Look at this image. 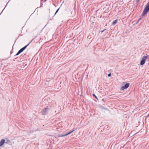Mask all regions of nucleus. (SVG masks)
I'll return each instance as SVG.
<instances>
[{
  "label": "nucleus",
  "mask_w": 149,
  "mask_h": 149,
  "mask_svg": "<svg viewBox=\"0 0 149 149\" xmlns=\"http://www.w3.org/2000/svg\"><path fill=\"white\" fill-rule=\"evenodd\" d=\"M149 12V3H148L146 5L143 13L141 15L142 16H143L146 15Z\"/></svg>",
  "instance_id": "obj_1"
},
{
  "label": "nucleus",
  "mask_w": 149,
  "mask_h": 149,
  "mask_svg": "<svg viewBox=\"0 0 149 149\" xmlns=\"http://www.w3.org/2000/svg\"><path fill=\"white\" fill-rule=\"evenodd\" d=\"M32 40H31L30 42L28 43L27 45L25 46L21 49H20L18 52H17V53L15 55V56H17L21 53L22 52H23L27 47L29 45L30 43L31 42Z\"/></svg>",
  "instance_id": "obj_2"
},
{
  "label": "nucleus",
  "mask_w": 149,
  "mask_h": 149,
  "mask_svg": "<svg viewBox=\"0 0 149 149\" xmlns=\"http://www.w3.org/2000/svg\"><path fill=\"white\" fill-rule=\"evenodd\" d=\"M149 55H148L146 56H144L142 57L141 60L140 62V64L141 65H143L145 63L147 57L149 56Z\"/></svg>",
  "instance_id": "obj_3"
},
{
  "label": "nucleus",
  "mask_w": 149,
  "mask_h": 149,
  "mask_svg": "<svg viewBox=\"0 0 149 149\" xmlns=\"http://www.w3.org/2000/svg\"><path fill=\"white\" fill-rule=\"evenodd\" d=\"M130 84L129 83H126L124 86H122L120 88V90H123L127 89L129 86Z\"/></svg>",
  "instance_id": "obj_4"
},
{
  "label": "nucleus",
  "mask_w": 149,
  "mask_h": 149,
  "mask_svg": "<svg viewBox=\"0 0 149 149\" xmlns=\"http://www.w3.org/2000/svg\"><path fill=\"white\" fill-rule=\"evenodd\" d=\"M48 107H47V108H44L43 110V112L42 113V115H45L47 112V111L48 110Z\"/></svg>",
  "instance_id": "obj_5"
},
{
  "label": "nucleus",
  "mask_w": 149,
  "mask_h": 149,
  "mask_svg": "<svg viewBox=\"0 0 149 149\" xmlns=\"http://www.w3.org/2000/svg\"><path fill=\"white\" fill-rule=\"evenodd\" d=\"M5 140L4 139H2L0 141V147L2 146L4 143L5 142Z\"/></svg>",
  "instance_id": "obj_6"
},
{
  "label": "nucleus",
  "mask_w": 149,
  "mask_h": 149,
  "mask_svg": "<svg viewBox=\"0 0 149 149\" xmlns=\"http://www.w3.org/2000/svg\"><path fill=\"white\" fill-rule=\"evenodd\" d=\"M75 130L74 129L72 130H70L68 133H67V134H66V136H67V135H68L70 134L72 132H73Z\"/></svg>",
  "instance_id": "obj_7"
},
{
  "label": "nucleus",
  "mask_w": 149,
  "mask_h": 149,
  "mask_svg": "<svg viewBox=\"0 0 149 149\" xmlns=\"http://www.w3.org/2000/svg\"><path fill=\"white\" fill-rule=\"evenodd\" d=\"M117 22V20L116 19L112 22V25H115L116 24Z\"/></svg>",
  "instance_id": "obj_8"
},
{
  "label": "nucleus",
  "mask_w": 149,
  "mask_h": 149,
  "mask_svg": "<svg viewBox=\"0 0 149 149\" xmlns=\"http://www.w3.org/2000/svg\"><path fill=\"white\" fill-rule=\"evenodd\" d=\"M66 134H63V135H62V134H59L58 136V137H63V136H66Z\"/></svg>",
  "instance_id": "obj_9"
},
{
  "label": "nucleus",
  "mask_w": 149,
  "mask_h": 149,
  "mask_svg": "<svg viewBox=\"0 0 149 149\" xmlns=\"http://www.w3.org/2000/svg\"><path fill=\"white\" fill-rule=\"evenodd\" d=\"M141 19V18H140L138 20L136 21V22L135 23V24H137V23H138Z\"/></svg>",
  "instance_id": "obj_10"
},
{
  "label": "nucleus",
  "mask_w": 149,
  "mask_h": 149,
  "mask_svg": "<svg viewBox=\"0 0 149 149\" xmlns=\"http://www.w3.org/2000/svg\"><path fill=\"white\" fill-rule=\"evenodd\" d=\"M93 96L96 99L98 100L97 97L96 96V95L95 94H93Z\"/></svg>",
  "instance_id": "obj_11"
},
{
  "label": "nucleus",
  "mask_w": 149,
  "mask_h": 149,
  "mask_svg": "<svg viewBox=\"0 0 149 149\" xmlns=\"http://www.w3.org/2000/svg\"><path fill=\"white\" fill-rule=\"evenodd\" d=\"M59 8L58 9H57V10H56V11L55 13V14L54 15V16L56 15V14L58 12V11L59 10Z\"/></svg>",
  "instance_id": "obj_12"
},
{
  "label": "nucleus",
  "mask_w": 149,
  "mask_h": 149,
  "mask_svg": "<svg viewBox=\"0 0 149 149\" xmlns=\"http://www.w3.org/2000/svg\"><path fill=\"white\" fill-rule=\"evenodd\" d=\"M111 73H110L108 74V76L109 77H110L111 76Z\"/></svg>",
  "instance_id": "obj_13"
},
{
  "label": "nucleus",
  "mask_w": 149,
  "mask_h": 149,
  "mask_svg": "<svg viewBox=\"0 0 149 149\" xmlns=\"http://www.w3.org/2000/svg\"><path fill=\"white\" fill-rule=\"evenodd\" d=\"M140 0H136V3L137 4L139 1Z\"/></svg>",
  "instance_id": "obj_14"
},
{
  "label": "nucleus",
  "mask_w": 149,
  "mask_h": 149,
  "mask_svg": "<svg viewBox=\"0 0 149 149\" xmlns=\"http://www.w3.org/2000/svg\"><path fill=\"white\" fill-rule=\"evenodd\" d=\"M106 30V29H104V30H103V31H101V32L102 33H103V32H104L105 30Z\"/></svg>",
  "instance_id": "obj_15"
},
{
  "label": "nucleus",
  "mask_w": 149,
  "mask_h": 149,
  "mask_svg": "<svg viewBox=\"0 0 149 149\" xmlns=\"http://www.w3.org/2000/svg\"><path fill=\"white\" fill-rule=\"evenodd\" d=\"M149 117V114L148 115V116L146 117V118H148Z\"/></svg>",
  "instance_id": "obj_16"
},
{
  "label": "nucleus",
  "mask_w": 149,
  "mask_h": 149,
  "mask_svg": "<svg viewBox=\"0 0 149 149\" xmlns=\"http://www.w3.org/2000/svg\"><path fill=\"white\" fill-rule=\"evenodd\" d=\"M4 9H3L2 10V11L1 12V13L3 12V11Z\"/></svg>",
  "instance_id": "obj_17"
}]
</instances>
